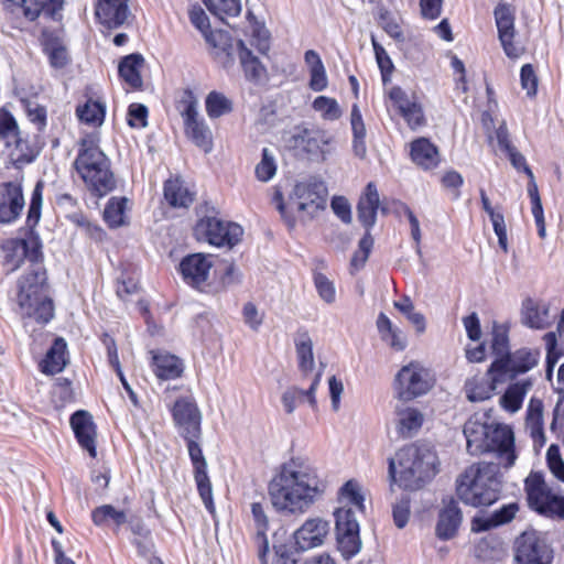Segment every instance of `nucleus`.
<instances>
[{
	"label": "nucleus",
	"instance_id": "5fc2aeb1",
	"mask_svg": "<svg viewBox=\"0 0 564 564\" xmlns=\"http://www.w3.org/2000/svg\"><path fill=\"white\" fill-rule=\"evenodd\" d=\"M313 109L321 113V117L327 121H334L341 117L343 111L336 99L327 96H318L312 104Z\"/></svg>",
	"mask_w": 564,
	"mask_h": 564
},
{
	"label": "nucleus",
	"instance_id": "69168bd1",
	"mask_svg": "<svg viewBox=\"0 0 564 564\" xmlns=\"http://www.w3.org/2000/svg\"><path fill=\"white\" fill-rule=\"evenodd\" d=\"M341 496L347 502L358 509L359 511H365L364 501L365 498L360 491V487L358 482L354 480H348L340 489Z\"/></svg>",
	"mask_w": 564,
	"mask_h": 564
},
{
	"label": "nucleus",
	"instance_id": "f257e3e1",
	"mask_svg": "<svg viewBox=\"0 0 564 564\" xmlns=\"http://www.w3.org/2000/svg\"><path fill=\"white\" fill-rule=\"evenodd\" d=\"M325 489V481L305 456H293L283 463L268 485L274 509L292 514L306 512Z\"/></svg>",
	"mask_w": 564,
	"mask_h": 564
},
{
	"label": "nucleus",
	"instance_id": "603ef678",
	"mask_svg": "<svg viewBox=\"0 0 564 564\" xmlns=\"http://www.w3.org/2000/svg\"><path fill=\"white\" fill-rule=\"evenodd\" d=\"M21 104L28 120L35 126L37 134L44 133L47 127L46 107L29 99H22Z\"/></svg>",
	"mask_w": 564,
	"mask_h": 564
},
{
	"label": "nucleus",
	"instance_id": "423d86ee",
	"mask_svg": "<svg viewBox=\"0 0 564 564\" xmlns=\"http://www.w3.org/2000/svg\"><path fill=\"white\" fill-rule=\"evenodd\" d=\"M276 207L289 227L295 225V213L301 218H313L318 212L324 210L327 203V188L322 181L307 180L295 184L289 200L283 202L282 193L274 195Z\"/></svg>",
	"mask_w": 564,
	"mask_h": 564
},
{
	"label": "nucleus",
	"instance_id": "0eeeda50",
	"mask_svg": "<svg viewBox=\"0 0 564 564\" xmlns=\"http://www.w3.org/2000/svg\"><path fill=\"white\" fill-rule=\"evenodd\" d=\"M235 56L248 82L258 85L268 79L267 66L242 40L234 41L227 31L214 29V59L229 68L235 63Z\"/></svg>",
	"mask_w": 564,
	"mask_h": 564
},
{
	"label": "nucleus",
	"instance_id": "4c0bfd02",
	"mask_svg": "<svg viewBox=\"0 0 564 564\" xmlns=\"http://www.w3.org/2000/svg\"><path fill=\"white\" fill-rule=\"evenodd\" d=\"M243 232L237 223L214 219V247L231 250L241 241Z\"/></svg>",
	"mask_w": 564,
	"mask_h": 564
},
{
	"label": "nucleus",
	"instance_id": "49530a36",
	"mask_svg": "<svg viewBox=\"0 0 564 564\" xmlns=\"http://www.w3.org/2000/svg\"><path fill=\"white\" fill-rule=\"evenodd\" d=\"M411 158L414 163L425 170L437 166L440 162L436 147L425 138L416 139L411 143Z\"/></svg>",
	"mask_w": 564,
	"mask_h": 564
},
{
	"label": "nucleus",
	"instance_id": "864d4df0",
	"mask_svg": "<svg viewBox=\"0 0 564 564\" xmlns=\"http://www.w3.org/2000/svg\"><path fill=\"white\" fill-rule=\"evenodd\" d=\"M20 126L15 117L6 108H0V141L9 145L14 137H19Z\"/></svg>",
	"mask_w": 564,
	"mask_h": 564
},
{
	"label": "nucleus",
	"instance_id": "4d7b16f0",
	"mask_svg": "<svg viewBox=\"0 0 564 564\" xmlns=\"http://www.w3.org/2000/svg\"><path fill=\"white\" fill-rule=\"evenodd\" d=\"M338 550L345 558H351L361 549L359 532H336Z\"/></svg>",
	"mask_w": 564,
	"mask_h": 564
},
{
	"label": "nucleus",
	"instance_id": "09e8293b",
	"mask_svg": "<svg viewBox=\"0 0 564 564\" xmlns=\"http://www.w3.org/2000/svg\"><path fill=\"white\" fill-rule=\"evenodd\" d=\"M126 197H111L104 209V220L109 228H118L126 225Z\"/></svg>",
	"mask_w": 564,
	"mask_h": 564
},
{
	"label": "nucleus",
	"instance_id": "a18cd8bd",
	"mask_svg": "<svg viewBox=\"0 0 564 564\" xmlns=\"http://www.w3.org/2000/svg\"><path fill=\"white\" fill-rule=\"evenodd\" d=\"M251 513L257 528L254 543L258 545V556L262 564H268L267 553L269 551V542L265 535V531L268 530V517L260 502H253L251 505Z\"/></svg>",
	"mask_w": 564,
	"mask_h": 564
},
{
	"label": "nucleus",
	"instance_id": "e2e57ef3",
	"mask_svg": "<svg viewBox=\"0 0 564 564\" xmlns=\"http://www.w3.org/2000/svg\"><path fill=\"white\" fill-rule=\"evenodd\" d=\"M276 172V163L274 156L264 148L262 150V159L256 166V176L261 182L270 181Z\"/></svg>",
	"mask_w": 564,
	"mask_h": 564
},
{
	"label": "nucleus",
	"instance_id": "dca6fc26",
	"mask_svg": "<svg viewBox=\"0 0 564 564\" xmlns=\"http://www.w3.org/2000/svg\"><path fill=\"white\" fill-rule=\"evenodd\" d=\"M188 448V455L194 468V478L197 490L203 499L206 509L212 513V486L207 475V462L203 455V451L198 444L200 433L182 436Z\"/></svg>",
	"mask_w": 564,
	"mask_h": 564
},
{
	"label": "nucleus",
	"instance_id": "6ab92c4d",
	"mask_svg": "<svg viewBox=\"0 0 564 564\" xmlns=\"http://www.w3.org/2000/svg\"><path fill=\"white\" fill-rule=\"evenodd\" d=\"M24 194L21 181L0 183V224L9 225L18 220L24 208Z\"/></svg>",
	"mask_w": 564,
	"mask_h": 564
},
{
	"label": "nucleus",
	"instance_id": "2eb2a0df",
	"mask_svg": "<svg viewBox=\"0 0 564 564\" xmlns=\"http://www.w3.org/2000/svg\"><path fill=\"white\" fill-rule=\"evenodd\" d=\"M487 432L486 453H496L499 459L498 464H502L506 468L513 466L517 455L512 430L505 424L491 423L488 425Z\"/></svg>",
	"mask_w": 564,
	"mask_h": 564
},
{
	"label": "nucleus",
	"instance_id": "680f3d73",
	"mask_svg": "<svg viewBox=\"0 0 564 564\" xmlns=\"http://www.w3.org/2000/svg\"><path fill=\"white\" fill-rule=\"evenodd\" d=\"M191 23L198 29L207 43L212 44V29L209 18L199 4H193L188 12Z\"/></svg>",
	"mask_w": 564,
	"mask_h": 564
},
{
	"label": "nucleus",
	"instance_id": "c756f323",
	"mask_svg": "<svg viewBox=\"0 0 564 564\" xmlns=\"http://www.w3.org/2000/svg\"><path fill=\"white\" fill-rule=\"evenodd\" d=\"M462 520L463 514L458 503L453 498L448 501H444V507L440 510L438 521L435 528L437 538L441 540H449L454 538Z\"/></svg>",
	"mask_w": 564,
	"mask_h": 564
},
{
	"label": "nucleus",
	"instance_id": "39448f33",
	"mask_svg": "<svg viewBox=\"0 0 564 564\" xmlns=\"http://www.w3.org/2000/svg\"><path fill=\"white\" fill-rule=\"evenodd\" d=\"M399 466L397 479L395 460L389 459V476L392 481L409 490L420 489L436 474V455L427 446L411 444L395 454Z\"/></svg>",
	"mask_w": 564,
	"mask_h": 564
},
{
	"label": "nucleus",
	"instance_id": "7c9ffc66",
	"mask_svg": "<svg viewBox=\"0 0 564 564\" xmlns=\"http://www.w3.org/2000/svg\"><path fill=\"white\" fill-rule=\"evenodd\" d=\"M543 412L544 405L542 400L532 397L525 412V430L533 440L535 447H543L546 443Z\"/></svg>",
	"mask_w": 564,
	"mask_h": 564
},
{
	"label": "nucleus",
	"instance_id": "774afa93",
	"mask_svg": "<svg viewBox=\"0 0 564 564\" xmlns=\"http://www.w3.org/2000/svg\"><path fill=\"white\" fill-rule=\"evenodd\" d=\"M546 462L552 474L564 482V460L557 445L552 444L546 452Z\"/></svg>",
	"mask_w": 564,
	"mask_h": 564
},
{
	"label": "nucleus",
	"instance_id": "aec40b11",
	"mask_svg": "<svg viewBox=\"0 0 564 564\" xmlns=\"http://www.w3.org/2000/svg\"><path fill=\"white\" fill-rule=\"evenodd\" d=\"M44 147V141L40 134H34L32 138L23 135L22 131L19 137H14L9 145L4 148L9 151V159L11 164L21 169L24 165L33 163Z\"/></svg>",
	"mask_w": 564,
	"mask_h": 564
},
{
	"label": "nucleus",
	"instance_id": "1a4fd4ad",
	"mask_svg": "<svg viewBox=\"0 0 564 564\" xmlns=\"http://www.w3.org/2000/svg\"><path fill=\"white\" fill-rule=\"evenodd\" d=\"M174 105L176 111L183 119L184 131L187 138H189L196 145L204 148L205 152H208V127L204 119L198 116V101L193 90L184 88L178 91Z\"/></svg>",
	"mask_w": 564,
	"mask_h": 564
},
{
	"label": "nucleus",
	"instance_id": "473e14b6",
	"mask_svg": "<svg viewBox=\"0 0 564 564\" xmlns=\"http://www.w3.org/2000/svg\"><path fill=\"white\" fill-rule=\"evenodd\" d=\"M521 322L529 328L545 329L551 326L550 306L525 299L521 307Z\"/></svg>",
	"mask_w": 564,
	"mask_h": 564
},
{
	"label": "nucleus",
	"instance_id": "c03bdc74",
	"mask_svg": "<svg viewBox=\"0 0 564 564\" xmlns=\"http://www.w3.org/2000/svg\"><path fill=\"white\" fill-rule=\"evenodd\" d=\"M397 431L402 438H410L421 429L424 416L415 408L397 409Z\"/></svg>",
	"mask_w": 564,
	"mask_h": 564
},
{
	"label": "nucleus",
	"instance_id": "4468645a",
	"mask_svg": "<svg viewBox=\"0 0 564 564\" xmlns=\"http://www.w3.org/2000/svg\"><path fill=\"white\" fill-rule=\"evenodd\" d=\"M334 138L326 130L313 128H297L292 135L293 148L299 149L313 159L324 161L329 153L328 145Z\"/></svg>",
	"mask_w": 564,
	"mask_h": 564
},
{
	"label": "nucleus",
	"instance_id": "f3484780",
	"mask_svg": "<svg viewBox=\"0 0 564 564\" xmlns=\"http://www.w3.org/2000/svg\"><path fill=\"white\" fill-rule=\"evenodd\" d=\"M69 425L79 447L87 452L90 458H97L98 427L90 412L77 410L69 416Z\"/></svg>",
	"mask_w": 564,
	"mask_h": 564
},
{
	"label": "nucleus",
	"instance_id": "a878e982",
	"mask_svg": "<svg viewBox=\"0 0 564 564\" xmlns=\"http://www.w3.org/2000/svg\"><path fill=\"white\" fill-rule=\"evenodd\" d=\"M328 530L329 523L324 519H307L293 534L297 550L307 551L321 546L324 543Z\"/></svg>",
	"mask_w": 564,
	"mask_h": 564
},
{
	"label": "nucleus",
	"instance_id": "cd10ccee",
	"mask_svg": "<svg viewBox=\"0 0 564 564\" xmlns=\"http://www.w3.org/2000/svg\"><path fill=\"white\" fill-rule=\"evenodd\" d=\"M524 489L530 508L543 514L554 495L543 476L539 473H531L525 478Z\"/></svg>",
	"mask_w": 564,
	"mask_h": 564
},
{
	"label": "nucleus",
	"instance_id": "4be33fe9",
	"mask_svg": "<svg viewBox=\"0 0 564 564\" xmlns=\"http://www.w3.org/2000/svg\"><path fill=\"white\" fill-rule=\"evenodd\" d=\"M196 193L180 175H171L163 182L162 205L171 209L187 210L194 203Z\"/></svg>",
	"mask_w": 564,
	"mask_h": 564
},
{
	"label": "nucleus",
	"instance_id": "0e129e2a",
	"mask_svg": "<svg viewBox=\"0 0 564 564\" xmlns=\"http://www.w3.org/2000/svg\"><path fill=\"white\" fill-rule=\"evenodd\" d=\"M149 110L143 104L132 102L128 107L127 123L130 128H145L148 126Z\"/></svg>",
	"mask_w": 564,
	"mask_h": 564
},
{
	"label": "nucleus",
	"instance_id": "f704fd0d",
	"mask_svg": "<svg viewBox=\"0 0 564 564\" xmlns=\"http://www.w3.org/2000/svg\"><path fill=\"white\" fill-rule=\"evenodd\" d=\"M379 203L378 189L376 185L370 182L367 184L357 205L358 220L368 230H370L376 224Z\"/></svg>",
	"mask_w": 564,
	"mask_h": 564
},
{
	"label": "nucleus",
	"instance_id": "6e6552de",
	"mask_svg": "<svg viewBox=\"0 0 564 564\" xmlns=\"http://www.w3.org/2000/svg\"><path fill=\"white\" fill-rule=\"evenodd\" d=\"M434 386L431 371L419 361L403 366L394 379V391L400 400L410 401L427 393Z\"/></svg>",
	"mask_w": 564,
	"mask_h": 564
},
{
	"label": "nucleus",
	"instance_id": "5701e85b",
	"mask_svg": "<svg viewBox=\"0 0 564 564\" xmlns=\"http://www.w3.org/2000/svg\"><path fill=\"white\" fill-rule=\"evenodd\" d=\"M150 354V368L161 381L175 380L184 373L183 360L165 349H152Z\"/></svg>",
	"mask_w": 564,
	"mask_h": 564
},
{
	"label": "nucleus",
	"instance_id": "8fccbe9b",
	"mask_svg": "<svg viewBox=\"0 0 564 564\" xmlns=\"http://www.w3.org/2000/svg\"><path fill=\"white\" fill-rule=\"evenodd\" d=\"M195 213L197 223L193 228V235L197 241H203L212 245V215L209 204L204 202L196 206Z\"/></svg>",
	"mask_w": 564,
	"mask_h": 564
},
{
	"label": "nucleus",
	"instance_id": "2f4dec72",
	"mask_svg": "<svg viewBox=\"0 0 564 564\" xmlns=\"http://www.w3.org/2000/svg\"><path fill=\"white\" fill-rule=\"evenodd\" d=\"M503 379L498 373L490 375L488 371L486 377H473L465 382L464 390L466 398L470 402H482L490 399L497 388V384Z\"/></svg>",
	"mask_w": 564,
	"mask_h": 564
},
{
	"label": "nucleus",
	"instance_id": "a211bd4d",
	"mask_svg": "<svg viewBox=\"0 0 564 564\" xmlns=\"http://www.w3.org/2000/svg\"><path fill=\"white\" fill-rule=\"evenodd\" d=\"M174 425L181 436L200 433V413L193 397H180L170 408Z\"/></svg>",
	"mask_w": 564,
	"mask_h": 564
},
{
	"label": "nucleus",
	"instance_id": "9b49d317",
	"mask_svg": "<svg viewBox=\"0 0 564 564\" xmlns=\"http://www.w3.org/2000/svg\"><path fill=\"white\" fill-rule=\"evenodd\" d=\"M3 252L2 265L7 268L8 272L18 270L25 259H29L32 264L42 262V243L39 237H33L31 240L11 238L1 243Z\"/></svg>",
	"mask_w": 564,
	"mask_h": 564
},
{
	"label": "nucleus",
	"instance_id": "c85d7f7f",
	"mask_svg": "<svg viewBox=\"0 0 564 564\" xmlns=\"http://www.w3.org/2000/svg\"><path fill=\"white\" fill-rule=\"evenodd\" d=\"M496 24L498 29L499 40L505 53L512 58L519 56L520 51L513 44L514 37V17L509 7L500 4L495 10Z\"/></svg>",
	"mask_w": 564,
	"mask_h": 564
},
{
	"label": "nucleus",
	"instance_id": "c9c22d12",
	"mask_svg": "<svg viewBox=\"0 0 564 564\" xmlns=\"http://www.w3.org/2000/svg\"><path fill=\"white\" fill-rule=\"evenodd\" d=\"M67 344L63 337H56L39 364L40 371L47 376L59 373L67 365Z\"/></svg>",
	"mask_w": 564,
	"mask_h": 564
},
{
	"label": "nucleus",
	"instance_id": "de8ad7c7",
	"mask_svg": "<svg viewBox=\"0 0 564 564\" xmlns=\"http://www.w3.org/2000/svg\"><path fill=\"white\" fill-rule=\"evenodd\" d=\"M91 521L96 527H105L112 523L115 531H118L121 525L127 523L128 519L126 511L118 510L112 505H102L91 511Z\"/></svg>",
	"mask_w": 564,
	"mask_h": 564
},
{
	"label": "nucleus",
	"instance_id": "052dcab7",
	"mask_svg": "<svg viewBox=\"0 0 564 564\" xmlns=\"http://www.w3.org/2000/svg\"><path fill=\"white\" fill-rule=\"evenodd\" d=\"M336 532H359V523L355 517L354 510L349 507H343L335 511Z\"/></svg>",
	"mask_w": 564,
	"mask_h": 564
},
{
	"label": "nucleus",
	"instance_id": "bb28decb",
	"mask_svg": "<svg viewBox=\"0 0 564 564\" xmlns=\"http://www.w3.org/2000/svg\"><path fill=\"white\" fill-rule=\"evenodd\" d=\"M40 42L43 53L47 56L51 67L62 69L70 61L66 46L56 31L44 29L41 32Z\"/></svg>",
	"mask_w": 564,
	"mask_h": 564
},
{
	"label": "nucleus",
	"instance_id": "6e6d98bb",
	"mask_svg": "<svg viewBox=\"0 0 564 564\" xmlns=\"http://www.w3.org/2000/svg\"><path fill=\"white\" fill-rule=\"evenodd\" d=\"M43 188V183L41 181L37 182L31 195V200L25 220V224L30 229H33L35 226H37L41 219Z\"/></svg>",
	"mask_w": 564,
	"mask_h": 564
},
{
	"label": "nucleus",
	"instance_id": "393cba45",
	"mask_svg": "<svg viewBox=\"0 0 564 564\" xmlns=\"http://www.w3.org/2000/svg\"><path fill=\"white\" fill-rule=\"evenodd\" d=\"M144 66L145 58L141 53H131L120 58L118 76L126 91H142L144 89L142 79Z\"/></svg>",
	"mask_w": 564,
	"mask_h": 564
},
{
	"label": "nucleus",
	"instance_id": "3c124183",
	"mask_svg": "<svg viewBox=\"0 0 564 564\" xmlns=\"http://www.w3.org/2000/svg\"><path fill=\"white\" fill-rule=\"evenodd\" d=\"M247 18L251 23V45L256 47L260 55H267L270 51V33L264 24L257 21L251 11H248Z\"/></svg>",
	"mask_w": 564,
	"mask_h": 564
},
{
	"label": "nucleus",
	"instance_id": "ddd939ff",
	"mask_svg": "<svg viewBox=\"0 0 564 564\" xmlns=\"http://www.w3.org/2000/svg\"><path fill=\"white\" fill-rule=\"evenodd\" d=\"M540 359L538 349L520 348L508 356L496 358L488 368L490 375L498 373L503 379L508 376L510 379L519 375L525 373L533 369Z\"/></svg>",
	"mask_w": 564,
	"mask_h": 564
},
{
	"label": "nucleus",
	"instance_id": "b1692460",
	"mask_svg": "<svg viewBox=\"0 0 564 564\" xmlns=\"http://www.w3.org/2000/svg\"><path fill=\"white\" fill-rule=\"evenodd\" d=\"M212 262L207 260L203 253H192L184 257L178 265V272L183 281L197 290H202V285L208 279Z\"/></svg>",
	"mask_w": 564,
	"mask_h": 564
},
{
	"label": "nucleus",
	"instance_id": "f8f14e48",
	"mask_svg": "<svg viewBox=\"0 0 564 564\" xmlns=\"http://www.w3.org/2000/svg\"><path fill=\"white\" fill-rule=\"evenodd\" d=\"M4 11L35 22L42 14L51 20H61L65 0H1Z\"/></svg>",
	"mask_w": 564,
	"mask_h": 564
},
{
	"label": "nucleus",
	"instance_id": "e433bc0d",
	"mask_svg": "<svg viewBox=\"0 0 564 564\" xmlns=\"http://www.w3.org/2000/svg\"><path fill=\"white\" fill-rule=\"evenodd\" d=\"M214 292H225L241 283L242 274L235 264L232 258L214 262Z\"/></svg>",
	"mask_w": 564,
	"mask_h": 564
},
{
	"label": "nucleus",
	"instance_id": "7ed1b4c3",
	"mask_svg": "<svg viewBox=\"0 0 564 564\" xmlns=\"http://www.w3.org/2000/svg\"><path fill=\"white\" fill-rule=\"evenodd\" d=\"M46 270L42 262L32 264L17 281L15 301L23 318H32L46 325L54 317V302L46 294Z\"/></svg>",
	"mask_w": 564,
	"mask_h": 564
},
{
	"label": "nucleus",
	"instance_id": "412c9836",
	"mask_svg": "<svg viewBox=\"0 0 564 564\" xmlns=\"http://www.w3.org/2000/svg\"><path fill=\"white\" fill-rule=\"evenodd\" d=\"M129 1L130 0H97L95 3V17L97 22L108 31L123 26L131 15Z\"/></svg>",
	"mask_w": 564,
	"mask_h": 564
},
{
	"label": "nucleus",
	"instance_id": "338daca9",
	"mask_svg": "<svg viewBox=\"0 0 564 564\" xmlns=\"http://www.w3.org/2000/svg\"><path fill=\"white\" fill-rule=\"evenodd\" d=\"M139 290V281L130 274H122L116 282V294L122 301H128Z\"/></svg>",
	"mask_w": 564,
	"mask_h": 564
},
{
	"label": "nucleus",
	"instance_id": "a19ab883",
	"mask_svg": "<svg viewBox=\"0 0 564 564\" xmlns=\"http://www.w3.org/2000/svg\"><path fill=\"white\" fill-rule=\"evenodd\" d=\"M295 352L299 369L304 376L313 373L315 359L313 352V340L306 330H299L294 337Z\"/></svg>",
	"mask_w": 564,
	"mask_h": 564
},
{
	"label": "nucleus",
	"instance_id": "72a5a7b5",
	"mask_svg": "<svg viewBox=\"0 0 564 564\" xmlns=\"http://www.w3.org/2000/svg\"><path fill=\"white\" fill-rule=\"evenodd\" d=\"M322 379V371L315 372L312 382L307 390L300 389L297 387H291L286 389L282 394V404L286 413L291 414L294 412L299 403L307 401L312 408L316 406L315 391Z\"/></svg>",
	"mask_w": 564,
	"mask_h": 564
},
{
	"label": "nucleus",
	"instance_id": "ea45409f",
	"mask_svg": "<svg viewBox=\"0 0 564 564\" xmlns=\"http://www.w3.org/2000/svg\"><path fill=\"white\" fill-rule=\"evenodd\" d=\"M532 387L533 381L531 379H523L509 384L499 399V405L508 413H517L522 408L523 400Z\"/></svg>",
	"mask_w": 564,
	"mask_h": 564
},
{
	"label": "nucleus",
	"instance_id": "9d476101",
	"mask_svg": "<svg viewBox=\"0 0 564 564\" xmlns=\"http://www.w3.org/2000/svg\"><path fill=\"white\" fill-rule=\"evenodd\" d=\"M554 551L538 531H524L513 543V564H552Z\"/></svg>",
	"mask_w": 564,
	"mask_h": 564
},
{
	"label": "nucleus",
	"instance_id": "20e7f679",
	"mask_svg": "<svg viewBox=\"0 0 564 564\" xmlns=\"http://www.w3.org/2000/svg\"><path fill=\"white\" fill-rule=\"evenodd\" d=\"M456 492L462 501L473 507L495 503L501 492L499 464L492 462L473 464L457 479Z\"/></svg>",
	"mask_w": 564,
	"mask_h": 564
},
{
	"label": "nucleus",
	"instance_id": "13d9d810",
	"mask_svg": "<svg viewBox=\"0 0 564 564\" xmlns=\"http://www.w3.org/2000/svg\"><path fill=\"white\" fill-rule=\"evenodd\" d=\"M491 350L496 358H502L510 354L508 328L497 323L492 326Z\"/></svg>",
	"mask_w": 564,
	"mask_h": 564
},
{
	"label": "nucleus",
	"instance_id": "37998d69",
	"mask_svg": "<svg viewBox=\"0 0 564 564\" xmlns=\"http://www.w3.org/2000/svg\"><path fill=\"white\" fill-rule=\"evenodd\" d=\"M519 507L517 503H508L494 511L488 517L475 518L473 520V531L481 532L492 528L509 523L517 514Z\"/></svg>",
	"mask_w": 564,
	"mask_h": 564
},
{
	"label": "nucleus",
	"instance_id": "58836bf2",
	"mask_svg": "<svg viewBox=\"0 0 564 564\" xmlns=\"http://www.w3.org/2000/svg\"><path fill=\"white\" fill-rule=\"evenodd\" d=\"M488 425L481 422L477 416H471L464 424V435L467 442V451L471 455L486 453V437Z\"/></svg>",
	"mask_w": 564,
	"mask_h": 564
},
{
	"label": "nucleus",
	"instance_id": "bf43d9fd",
	"mask_svg": "<svg viewBox=\"0 0 564 564\" xmlns=\"http://www.w3.org/2000/svg\"><path fill=\"white\" fill-rule=\"evenodd\" d=\"M72 220L94 242L101 243L107 239V232L98 224L90 221L85 215H75Z\"/></svg>",
	"mask_w": 564,
	"mask_h": 564
},
{
	"label": "nucleus",
	"instance_id": "f03ea898",
	"mask_svg": "<svg viewBox=\"0 0 564 564\" xmlns=\"http://www.w3.org/2000/svg\"><path fill=\"white\" fill-rule=\"evenodd\" d=\"M73 167L94 197L101 198L116 188L111 162L100 149V137L97 132H89L80 138Z\"/></svg>",
	"mask_w": 564,
	"mask_h": 564
},
{
	"label": "nucleus",
	"instance_id": "79ce46f5",
	"mask_svg": "<svg viewBox=\"0 0 564 564\" xmlns=\"http://www.w3.org/2000/svg\"><path fill=\"white\" fill-rule=\"evenodd\" d=\"M75 113L80 122L97 128L105 121L106 105L99 98L88 97L76 106Z\"/></svg>",
	"mask_w": 564,
	"mask_h": 564
}]
</instances>
